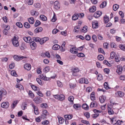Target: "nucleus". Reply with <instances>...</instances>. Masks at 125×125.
<instances>
[{"instance_id":"obj_58","label":"nucleus","mask_w":125,"mask_h":125,"mask_svg":"<svg viewBox=\"0 0 125 125\" xmlns=\"http://www.w3.org/2000/svg\"><path fill=\"white\" fill-rule=\"evenodd\" d=\"M16 25L20 28L22 27L23 26L21 23L20 22H17L16 24Z\"/></svg>"},{"instance_id":"obj_57","label":"nucleus","mask_w":125,"mask_h":125,"mask_svg":"<svg viewBox=\"0 0 125 125\" xmlns=\"http://www.w3.org/2000/svg\"><path fill=\"white\" fill-rule=\"evenodd\" d=\"M41 106L43 108H46L48 107V106L47 104L43 103L41 104Z\"/></svg>"},{"instance_id":"obj_56","label":"nucleus","mask_w":125,"mask_h":125,"mask_svg":"<svg viewBox=\"0 0 125 125\" xmlns=\"http://www.w3.org/2000/svg\"><path fill=\"white\" fill-rule=\"evenodd\" d=\"M97 78L98 80L99 81L103 79V77L101 74H99Z\"/></svg>"},{"instance_id":"obj_9","label":"nucleus","mask_w":125,"mask_h":125,"mask_svg":"<svg viewBox=\"0 0 125 125\" xmlns=\"http://www.w3.org/2000/svg\"><path fill=\"white\" fill-rule=\"evenodd\" d=\"M48 38L47 37H44L41 39L40 38V43L41 44H42L48 40Z\"/></svg>"},{"instance_id":"obj_60","label":"nucleus","mask_w":125,"mask_h":125,"mask_svg":"<svg viewBox=\"0 0 125 125\" xmlns=\"http://www.w3.org/2000/svg\"><path fill=\"white\" fill-rule=\"evenodd\" d=\"M92 38L94 42H96L97 41V37L96 35H93Z\"/></svg>"},{"instance_id":"obj_10","label":"nucleus","mask_w":125,"mask_h":125,"mask_svg":"<svg viewBox=\"0 0 125 125\" xmlns=\"http://www.w3.org/2000/svg\"><path fill=\"white\" fill-rule=\"evenodd\" d=\"M31 105L34 109V111L35 114L36 115L38 114H39V112L37 108L33 104H31Z\"/></svg>"},{"instance_id":"obj_1","label":"nucleus","mask_w":125,"mask_h":125,"mask_svg":"<svg viewBox=\"0 0 125 125\" xmlns=\"http://www.w3.org/2000/svg\"><path fill=\"white\" fill-rule=\"evenodd\" d=\"M26 57L24 56H19L15 55L13 56L14 59L17 61H19L23 58H26Z\"/></svg>"},{"instance_id":"obj_55","label":"nucleus","mask_w":125,"mask_h":125,"mask_svg":"<svg viewBox=\"0 0 125 125\" xmlns=\"http://www.w3.org/2000/svg\"><path fill=\"white\" fill-rule=\"evenodd\" d=\"M57 20V18L56 17V15L55 13H54L53 16L51 21L52 22H54Z\"/></svg>"},{"instance_id":"obj_50","label":"nucleus","mask_w":125,"mask_h":125,"mask_svg":"<svg viewBox=\"0 0 125 125\" xmlns=\"http://www.w3.org/2000/svg\"><path fill=\"white\" fill-rule=\"evenodd\" d=\"M119 47L122 50L125 51V46L122 44H120L119 45Z\"/></svg>"},{"instance_id":"obj_63","label":"nucleus","mask_w":125,"mask_h":125,"mask_svg":"<svg viewBox=\"0 0 125 125\" xmlns=\"http://www.w3.org/2000/svg\"><path fill=\"white\" fill-rule=\"evenodd\" d=\"M16 87L17 88H19L20 89H23L22 85L21 84L19 85H16Z\"/></svg>"},{"instance_id":"obj_31","label":"nucleus","mask_w":125,"mask_h":125,"mask_svg":"<svg viewBox=\"0 0 125 125\" xmlns=\"http://www.w3.org/2000/svg\"><path fill=\"white\" fill-rule=\"evenodd\" d=\"M82 108L86 110H87L89 109L88 105L86 104H84L82 106Z\"/></svg>"},{"instance_id":"obj_2","label":"nucleus","mask_w":125,"mask_h":125,"mask_svg":"<svg viewBox=\"0 0 125 125\" xmlns=\"http://www.w3.org/2000/svg\"><path fill=\"white\" fill-rule=\"evenodd\" d=\"M12 42L14 46L17 47L19 45V43L17 39V38L15 37L13 39Z\"/></svg>"},{"instance_id":"obj_17","label":"nucleus","mask_w":125,"mask_h":125,"mask_svg":"<svg viewBox=\"0 0 125 125\" xmlns=\"http://www.w3.org/2000/svg\"><path fill=\"white\" fill-rule=\"evenodd\" d=\"M42 30L43 29L42 27H39L35 29L34 30V31L35 33H38L41 32Z\"/></svg>"},{"instance_id":"obj_45","label":"nucleus","mask_w":125,"mask_h":125,"mask_svg":"<svg viewBox=\"0 0 125 125\" xmlns=\"http://www.w3.org/2000/svg\"><path fill=\"white\" fill-rule=\"evenodd\" d=\"M79 27L78 26H76L75 27L74 31L76 33H77L79 31Z\"/></svg>"},{"instance_id":"obj_30","label":"nucleus","mask_w":125,"mask_h":125,"mask_svg":"<svg viewBox=\"0 0 125 125\" xmlns=\"http://www.w3.org/2000/svg\"><path fill=\"white\" fill-rule=\"evenodd\" d=\"M60 48V46L57 44L53 45L52 47V49L54 50H57Z\"/></svg>"},{"instance_id":"obj_25","label":"nucleus","mask_w":125,"mask_h":125,"mask_svg":"<svg viewBox=\"0 0 125 125\" xmlns=\"http://www.w3.org/2000/svg\"><path fill=\"white\" fill-rule=\"evenodd\" d=\"M115 54L114 52H112L110 54V57L109 58V60L113 59L115 57Z\"/></svg>"},{"instance_id":"obj_59","label":"nucleus","mask_w":125,"mask_h":125,"mask_svg":"<svg viewBox=\"0 0 125 125\" xmlns=\"http://www.w3.org/2000/svg\"><path fill=\"white\" fill-rule=\"evenodd\" d=\"M104 88L106 89H108L109 88L107 82H105L104 83Z\"/></svg>"},{"instance_id":"obj_3","label":"nucleus","mask_w":125,"mask_h":125,"mask_svg":"<svg viewBox=\"0 0 125 125\" xmlns=\"http://www.w3.org/2000/svg\"><path fill=\"white\" fill-rule=\"evenodd\" d=\"M79 82L80 83H84L86 84H88L89 83L87 79L85 78H82L79 79Z\"/></svg>"},{"instance_id":"obj_54","label":"nucleus","mask_w":125,"mask_h":125,"mask_svg":"<svg viewBox=\"0 0 125 125\" xmlns=\"http://www.w3.org/2000/svg\"><path fill=\"white\" fill-rule=\"evenodd\" d=\"M11 75L15 77H17L18 76L17 74L15 71H13L11 72Z\"/></svg>"},{"instance_id":"obj_38","label":"nucleus","mask_w":125,"mask_h":125,"mask_svg":"<svg viewBox=\"0 0 125 125\" xmlns=\"http://www.w3.org/2000/svg\"><path fill=\"white\" fill-rule=\"evenodd\" d=\"M34 6L36 8H38L41 7V4L39 3H37L34 4Z\"/></svg>"},{"instance_id":"obj_20","label":"nucleus","mask_w":125,"mask_h":125,"mask_svg":"<svg viewBox=\"0 0 125 125\" xmlns=\"http://www.w3.org/2000/svg\"><path fill=\"white\" fill-rule=\"evenodd\" d=\"M74 97L73 96H70L68 98V101L70 102L71 104L72 105L73 103V100H74Z\"/></svg>"},{"instance_id":"obj_36","label":"nucleus","mask_w":125,"mask_h":125,"mask_svg":"<svg viewBox=\"0 0 125 125\" xmlns=\"http://www.w3.org/2000/svg\"><path fill=\"white\" fill-rule=\"evenodd\" d=\"M91 99L92 101H94L95 100L94 93L92 92L91 94Z\"/></svg>"},{"instance_id":"obj_27","label":"nucleus","mask_w":125,"mask_h":125,"mask_svg":"<svg viewBox=\"0 0 125 125\" xmlns=\"http://www.w3.org/2000/svg\"><path fill=\"white\" fill-rule=\"evenodd\" d=\"M79 70L77 68H75L73 70V75L74 76L76 75L75 74V73H76L79 72Z\"/></svg>"},{"instance_id":"obj_47","label":"nucleus","mask_w":125,"mask_h":125,"mask_svg":"<svg viewBox=\"0 0 125 125\" xmlns=\"http://www.w3.org/2000/svg\"><path fill=\"white\" fill-rule=\"evenodd\" d=\"M24 26L25 27L27 28H29L30 27V25L27 22H25L24 23Z\"/></svg>"},{"instance_id":"obj_46","label":"nucleus","mask_w":125,"mask_h":125,"mask_svg":"<svg viewBox=\"0 0 125 125\" xmlns=\"http://www.w3.org/2000/svg\"><path fill=\"white\" fill-rule=\"evenodd\" d=\"M50 70V68L49 66H47L45 67L43 69V71L44 72L47 73L49 72Z\"/></svg>"},{"instance_id":"obj_41","label":"nucleus","mask_w":125,"mask_h":125,"mask_svg":"<svg viewBox=\"0 0 125 125\" xmlns=\"http://www.w3.org/2000/svg\"><path fill=\"white\" fill-rule=\"evenodd\" d=\"M119 8V6L117 4H115L113 6V9L114 11H116Z\"/></svg>"},{"instance_id":"obj_16","label":"nucleus","mask_w":125,"mask_h":125,"mask_svg":"<svg viewBox=\"0 0 125 125\" xmlns=\"http://www.w3.org/2000/svg\"><path fill=\"white\" fill-rule=\"evenodd\" d=\"M112 106L108 105V112L109 115H112L114 113V112L111 109Z\"/></svg>"},{"instance_id":"obj_44","label":"nucleus","mask_w":125,"mask_h":125,"mask_svg":"<svg viewBox=\"0 0 125 125\" xmlns=\"http://www.w3.org/2000/svg\"><path fill=\"white\" fill-rule=\"evenodd\" d=\"M98 23L97 22H96L95 23H93V24H92V26L94 28H96L98 27Z\"/></svg>"},{"instance_id":"obj_6","label":"nucleus","mask_w":125,"mask_h":125,"mask_svg":"<svg viewBox=\"0 0 125 125\" xmlns=\"http://www.w3.org/2000/svg\"><path fill=\"white\" fill-rule=\"evenodd\" d=\"M39 78L45 81L48 80L50 79V78H47L46 76L44 74L40 75L39 76Z\"/></svg>"},{"instance_id":"obj_42","label":"nucleus","mask_w":125,"mask_h":125,"mask_svg":"<svg viewBox=\"0 0 125 125\" xmlns=\"http://www.w3.org/2000/svg\"><path fill=\"white\" fill-rule=\"evenodd\" d=\"M81 106L79 104H74L73 105L74 108L76 109L80 107Z\"/></svg>"},{"instance_id":"obj_43","label":"nucleus","mask_w":125,"mask_h":125,"mask_svg":"<svg viewBox=\"0 0 125 125\" xmlns=\"http://www.w3.org/2000/svg\"><path fill=\"white\" fill-rule=\"evenodd\" d=\"M59 100L60 101H62L64 100L65 98V96L64 95L62 94L59 95Z\"/></svg>"},{"instance_id":"obj_34","label":"nucleus","mask_w":125,"mask_h":125,"mask_svg":"<svg viewBox=\"0 0 125 125\" xmlns=\"http://www.w3.org/2000/svg\"><path fill=\"white\" fill-rule=\"evenodd\" d=\"M104 23H107L109 21V17L107 16H105L104 17Z\"/></svg>"},{"instance_id":"obj_52","label":"nucleus","mask_w":125,"mask_h":125,"mask_svg":"<svg viewBox=\"0 0 125 125\" xmlns=\"http://www.w3.org/2000/svg\"><path fill=\"white\" fill-rule=\"evenodd\" d=\"M29 95L32 98H33L34 97V94H33L32 92L30 90H29Z\"/></svg>"},{"instance_id":"obj_48","label":"nucleus","mask_w":125,"mask_h":125,"mask_svg":"<svg viewBox=\"0 0 125 125\" xmlns=\"http://www.w3.org/2000/svg\"><path fill=\"white\" fill-rule=\"evenodd\" d=\"M98 59L102 61L104 59V56L102 55H99L97 56Z\"/></svg>"},{"instance_id":"obj_23","label":"nucleus","mask_w":125,"mask_h":125,"mask_svg":"<svg viewBox=\"0 0 125 125\" xmlns=\"http://www.w3.org/2000/svg\"><path fill=\"white\" fill-rule=\"evenodd\" d=\"M57 117L58 119L59 124H62L64 121L63 118L62 117H60L59 116H58Z\"/></svg>"},{"instance_id":"obj_35","label":"nucleus","mask_w":125,"mask_h":125,"mask_svg":"<svg viewBox=\"0 0 125 125\" xmlns=\"http://www.w3.org/2000/svg\"><path fill=\"white\" fill-rule=\"evenodd\" d=\"M33 41L37 42H40V38L39 37H33L32 38Z\"/></svg>"},{"instance_id":"obj_29","label":"nucleus","mask_w":125,"mask_h":125,"mask_svg":"<svg viewBox=\"0 0 125 125\" xmlns=\"http://www.w3.org/2000/svg\"><path fill=\"white\" fill-rule=\"evenodd\" d=\"M41 19L43 21H46L47 20V18L44 15H41L40 16Z\"/></svg>"},{"instance_id":"obj_40","label":"nucleus","mask_w":125,"mask_h":125,"mask_svg":"<svg viewBox=\"0 0 125 125\" xmlns=\"http://www.w3.org/2000/svg\"><path fill=\"white\" fill-rule=\"evenodd\" d=\"M87 26H85L83 27V28L81 30L82 32H86L87 31Z\"/></svg>"},{"instance_id":"obj_51","label":"nucleus","mask_w":125,"mask_h":125,"mask_svg":"<svg viewBox=\"0 0 125 125\" xmlns=\"http://www.w3.org/2000/svg\"><path fill=\"white\" fill-rule=\"evenodd\" d=\"M81 122L83 123L86 124L87 125H90V124L89 123V122L86 120H81Z\"/></svg>"},{"instance_id":"obj_61","label":"nucleus","mask_w":125,"mask_h":125,"mask_svg":"<svg viewBox=\"0 0 125 125\" xmlns=\"http://www.w3.org/2000/svg\"><path fill=\"white\" fill-rule=\"evenodd\" d=\"M118 95L120 97H122L124 95L123 93L121 91H118L117 92Z\"/></svg>"},{"instance_id":"obj_19","label":"nucleus","mask_w":125,"mask_h":125,"mask_svg":"<svg viewBox=\"0 0 125 125\" xmlns=\"http://www.w3.org/2000/svg\"><path fill=\"white\" fill-rule=\"evenodd\" d=\"M24 68L27 70H29L31 69V66L30 64H26L24 65Z\"/></svg>"},{"instance_id":"obj_37","label":"nucleus","mask_w":125,"mask_h":125,"mask_svg":"<svg viewBox=\"0 0 125 125\" xmlns=\"http://www.w3.org/2000/svg\"><path fill=\"white\" fill-rule=\"evenodd\" d=\"M107 4V2L106 1L103 2L100 5V7L101 8L105 7Z\"/></svg>"},{"instance_id":"obj_7","label":"nucleus","mask_w":125,"mask_h":125,"mask_svg":"<svg viewBox=\"0 0 125 125\" xmlns=\"http://www.w3.org/2000/svg\"><path fill=\"white\" fill-rule=\"evenodd\" d=\"M9 105V103L7 102H3L1 104V107L5 108H8Z\"/></svg>"},{"instance_id":"obj_12","label":"nucleus","mask_w":125,"mask_h":125,"mask_svg":"<svg viewBox=\"0 0 125 125\" xmlns=\"http://www.w3.org/2000/svg\"><path fill=\"white\" fill-rule=\"evenodd\" d=\"M54 7L55 9L57 10L59 9L60 4L58 1H56L54 2Z\"/></svg>"},{"instance_id":"obj_5","label":"nucleus","mask_w":125,"mask_h":125,"mask_svg":"<svg viewBox=\"0 0 125 125\" xmlns=\"http://www.w3.org/2000/svg\"><path fill=\"white\" fill-rule=\"evenodd\" d=\"M31 48L32 50H35L36 48L37 45L36 43L33 41L30 43Z\"/></svg>"},{"instance_id":"obj_21","label":"nucleus","mask_w":125,"mask_h":125,"mask_svg":"<svg viewBox=\"0 0 125 125\" xmlns=\"http://www.w3.org/2000/svg\"><path fill=\"white\" fill-rule=\"evenodd\" d=\"M7 92L4 89H3L0 91V95L1 96H3L6 95Z\"/></svg>"},{"instance_id":"obj_28","label":"nucleus","mask_w":125,"mask_h":125,"mask_svg":"<svg viewBox=\"0 0 125 125\" xmlns=\"http://www.w3.org/2000/svg\"><path fill=\"white\" fill-rule=\"evenodd\" d=\"M28 21L29 23L31 24H33L34 23V20L33 18L32 17L29 18L28 19Z\"/></svg>"},{"instance_id":"obj_15","label":"nucleus","mask_w":125,"mask_h":125,"mask_svg":"<svg viewBox=\"0 0 125 125\" xmlns=\"http://www.w3.org/2000/svg\"><path fill=\"white\" fill-rule=\"evenodd\" d=\"M76 48L75 47H73L72 48L70 49V52L73 54H76L77 53V51L76 50Z\"/></svg>"},{"instance_id":"obj_62","label":"nucleus","mask_w":125,"mask_h":125,"mask_svg":"<svg viewBox=\"0 0 125 125\" xmlns=\"http://www.w3.org/2000/svg\"><path fill=\"white\" fill-rule=\"evenodd\" d=\"M84 115L86 117L88 118L90 117V114L88 112H86L84 113Z\"/></svg>"},{"instance_id":"obj_11","label":"nucleus","mask_w":125,"mask_h":125,"mask_svg":"<svg viewBox=\"0 0 125 125\" xmlns=\"http://www.w3.org/2000/svg\"><path fill=\"white\" fill-rule=\"evenodd\" d=\"M99 99L100 103H103L105 101L106 99V97L103 95L100 96Z\"/></svg>"},{"instance_id":"obj_32","label":"nucleus","mask_w":125,"mask_h":125,"mask_svg":"<svg viewBox=\"0 0 125 125\" xmlns=\"http://www.w3.org/2000/svg\"><path fill=\"white\" fill-rule=\"evenodd\" d=\"M64 117L67 119H70L72 118L73 116L71 115H66L64 116Z\"/></svg>"},{"instance_id":"obj_26","label":"nucleus","mask_w":125,"mask_h":125,"mask_svg":"<svg viewBox=\"0 0 125 125\" xmlns=\"http://www.w3.org/2000/svg\"><path fill=\"white\" fill-rule=\"evenodd\" d=\"M97 104L95 102H92L91 104L90 107H91L93 108L94 107H96L97 106Z\"/></svg>"},{"instance_id":"obj_18","label":"nucleus","mask_w":125,"mask_h":125,"mask_svg":"<svg viewBox=\"0 0 125 125\" xmlns=\"http://www.w3.org/2000/svg\"><path fill=\"white\" fill-rule=\"evenodd\" d=\"M79 15L78 14L75 13L72 17V20L74 21L78 19Z\"/></svg>"},{"instance_id":"obj_4","label":"nucleus","mask_w":125,"mask_h":125,"mask_svg":"<svg viewBox=\"0 0 125 125\" xmlns=\"http://www.w3.org/2000/svg\"><path fill=\"white\" fill-rule=\"evenodd\" d=\"M117 69L116 72L119 74H121L122 73V71L123 70L124 68H123V67L122 68L121 66L120 65H118L117 66Z\"/></svg>"},{"instance_id":"obj_64","label":"nucleus","mask_w":125,"mask_h":125,"mask_svg":"<svg viewBox=\"0 0 125 125\" xmlns=\"http://www.w3.org/2000/svg\"><path fill=\"white\" fill-rule=\"evenodd\" d=\"M3 33L5 35H7L8 34V30L7 29L5 28L3 31Z\"/></svg>"},{"instance_id":"obj_8","label":"nucleus","mask_w":125,"mask_h":125,"mask_svg":"<svg viewBox=\"0 0 125 125\" xmlns=\"http://www.w3.org/2000/svg\"><path fill=\"white\" fill-rule=\"evenodd\" d=\"M23 39L26 42L28 43H30L32 41L31 38L30 37H24Z\"/></svg>"},{"instance_id":"obj_22","label":"nucleus","mask_w":125,"mask_h":125,"mask_svg":"<svg viewBox=\"0 0 125 125\" xmlns=\"http://www.w3.org/2000/svg\"><path fill=\"white\" fill-rule=\"evenodd\" d=\"M96 10V7L95 6H93L91 7L89 9V10L90 12H94Z\"/></svg>"},{"instance_id":"obj_53","label":"nucleus","mask_w":125,"mask_h":125,"mask_svg":"<svg viewBox=\"0 0 125 125\" xmlns=\"http://www.w3.org/2000/svg\"><path fill=\"white\" fill-rule=\"evenodd\" d=\"M41 23V22L39 21L36 20L35 24V27H37L40 25Z\"/></svg>"},{"instance_id":"obj_24","label":"nucleus","mask_w":125,"mask_h":125,"mask_svg":"<svg viewBox=\"0 0 125 125\" xmlns=\"http://www.w3.org/2000/svg\"><path fill=\"white\" fill-rule=\"evenodd\" d=\"M31 13L32 15H35L36 16H37L38 15V13L36 11H35L34 10H31Z\"/></svg>"},{"instance_id":"obj_13","label":"nucleus","mask_w":125,"mask_h":125,"mask_svg":"<svg viewBox=\"0 0 125 125\" xmlns=\"http://www.w3.org/2000/svg\"><path fill=\"white\" fill-rule=\"evenodd\" d=\"M41 98L39 97H36L33 100L36 103H39L41 102L42 100L41 99Z\"/></svg>"},{"instance_id":"obj_49","label":"nucleus","mask_w":125,"mask_h":125,"mask_svg":"<svg viewBox=\"0 0 125 125\" xmlns=\"http://www.w3.org/2000/svg\"><path fill=\"white\" fill-rule=\"evenodd\" d=\"M18 102L17 101H14L12 103V104L11 105V107L12 108H14L16 105L17 104Z\"/></svg>"},{"instance_id":"obj_33","label":"nucleus","mask_w":125,"mask_h":125,"mask_svg":"<svg viewBox=\"0 0 125 125\" xmlns=\"http://www.w3.org/2000/svg\"><path fill=\"white\" fill-rule=\"evenodd\" d=\"M27 105L26 102H23L21 105V107L22 109L23 110H25V109L26 108V105Z\"/></svg>"},{"instance_id":"obj_14","label":"nucleus","mask_w":125,"mask_h":125,"mask_svg":"<svg viewBox=\"0 0 125 125\" xmlns=\"http://www.w3.org/2000/svg\"><path fill=\"white\" fill-rule=\"evenodd\" d=\"M102 14V12L100 11H97L94 13V16L96 18H97L99 17Z\"/></svg>"},{"instance_id":"obj_39","label":"nucleus","mask_w":125,"mask_h":125,"mask_svg":"<svg viewBox=\"0 0 125 125\" xmlns=\"http://www.w3.org/2000/svg\"><path fill=\"white\" fill-rule=\"evenodd\" d=\"M116 117H114L111 118H110V119L111 120V122L112 124L115 123L116 121Z\"/></svg>"}]
</instances>
